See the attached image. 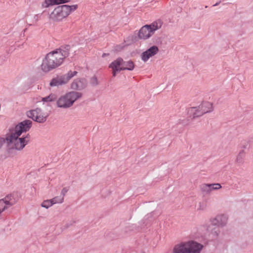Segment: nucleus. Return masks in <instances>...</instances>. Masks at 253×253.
Returning a JSON list of instances; mask_svg holds the SVG:
<instances>
[{
	"instance_id": "nucleus-1",
	"label": "nucleus",
	"mask_w": 253,
	"mask_h": 253,
	"mask_svg": "<svg viewBox=\"0 0 253 253\" xmlns=\"http://www.w3.org/2000/svg\"><path fill=\"white\" fill-rule=\"evenodd\" d=\"M32 125L31 121L26 120L18 123L14 126L9 127L8 132L5 135V141L12 144L16 150H22L29 142L30 135L28 133L20 136L23 133L29 131Z\"/></svg>"
},
{
	"instance_id": "nucleus-2",
	"label": "nucleus",
	"mask_w": 253,
	"mask_h": 253,
	"mask_svg": "<svg viewBox=\"0 0 253 253\" xmlns=\"http://www.w3.org/2000/svg\"><path fill=\"white\" fill-rule=\"evenodd\" d=\"M56 51H52L46 54L43 59L41 65V69L44 72H48L55 69L63 63V60Z\"/></svg>"
},
{
	"instance_id": "nucleus-3",
	"label": "nucleus",
	"mask_w": 253,
	"mask_h": 253,
	"mask_svg": "<svg viewBox=\"0 0 253 253\" xmlns=\"http://www.w3.org/2000/svg\"><path fill=\"white\" fill-rule=\"evenodd\" d=\"M204 246L194 241L181 242L176 245L173 249V253H200Z\"/></svg>"
},
{
	"instance_id": "nucleus-4",
	"label": "nucleus",
	"mask_w": 253,
	"mask_h": 253,
	"mask_svg": "<svg viewBox=\"0 0 253 253\" xmlns=\"http://www.w3.org/2000/svg\"><path fill=\"white\" fill-rule=\"evenodd\" d=\"M77 4L69 5L64 4L57 6L49 15V18L54 21H60L67 17L70 13L76 10Z\"/></svg>"
},
{
	"instance_id": "nucleus-5",
	"label": "nucleus",
	"mask_w": 253,
	"mask_h": 253,
	"mask_svg": "<svg viewBox=\"0 0 253 253\" xmlns=\"http://www.w3.org/2000/svg\"><path fill=\"white\" fill-rule=\"evenodd\" d=\"M82 96V93L81 92L75 91H70L58 98L56 105L61 108H70L76 100Z\"/></svg>"
},
{
	"instance_id": "nucleus-6",
	"label": "nucleus",
	"mask_w": 253,
	"mask_h": 253,
	"mask_svg": "<svg viewBox=\"0 0 253 253\" xmlns=\"http://www.w3.org/2000/svg\"><path fill=\"white\" fill-rule=\"evenodd\" d=\"M163 24V21L158 19L150 25H145L139 30L138 37L140 39L146 40L151 37L154 32L160 29Z\"/></svg>"
},
{
	"instance_id": "nucleus-7",
	"label": "nucleus",
	"mask_w": 253,
	"mask_h": 253,
	"mask_svg": "<svg viewBox=\"0 0 253 253\" xmlns=\"http://www.w3.org/2000/svg\"><path fill=\"white\" fill-rule=\"evenodd\" d=\"M212 104L209 102H204L198 107H192L188 110L189 115H192L193 119L213 111Z\"/></svg>"
},
{
	"instance_id": "nucleus-8",
	"label": "nucleus",
	"mask_w": 253,
	"mask_h": 253,
	"mask_svg": "<svg viewBox=\"0 0 253 253\" xmlns=\"http://www.w3.org/2000/svg\"><path fill=\"white\" fill-rule=\"evenodd\" d=\"M19 200L17 193H12L6 196L4 198L0 200V214L5 210L14 205Z\"/></svg>"
},
{
	"instance_id": "nucleus-9",
	"label": "nucleus",
	"mask_w": 253,
	"mask_h": 253,
	"mask_svg": "<svg viewBox=\"0 0 253 253\" xmlns=\"http://www.w3.org/2000/svg\"><path fill=\"white\" fill-rule=\"evenodd\" d=\"M77 71H69L67 74L53 78L49 83L50 86H58L65 84L69 80L76 76Z\"/></svg>"
},
{
	"instance_id": "nucleus-10",
	"label": "nucleus",
	"mask_w": 253,
	"mask_h": 253,
	"mask_svg": "<svg viewBox=\"0 0 253 253\" xmlns=\"http://www.w3.org/2000/svg\"><path fill=\"white\" fill-rule=\"evenodd\" d=\"M27 115L34 121L39 123H43L45 122L48 117V115L42 112L40 108H36L35 110L29 111L27 112Z\"/></svg>"
},
{
	"instance_id": "nucleus-11",
	"label": "nucleus",
	"mask_w": 253,
	"mask_h": 253,
	"mask_svg": "<svg viewBox=\"0 0 253 253\" xmlns=\"http://www.w3.org/2000/svg\"><path fill=\"white\" fill-rule=\"evenodd\" d=\"M159 51L158 47L156 45H153L150 47L146 51L143 52L141 55V58L142 61L146 62L148 59L156 55Z\"/></svg>"
},
{
	"instance_id": "nucleus-12",
	"label": "nucleus",
	"mask_w": 253,
	"mask_h": 253,
	"mask_svg": "<svg viewBox=\"0 0 253 253\" xmlns=\"http://www.w3.org/2000/svg\"><path fill=\"white\" fill-rule=\"evenodd\" d=\"M227 219V217L225 215L219 214L211 218L210 222L212 225L223 227L226 224Z\"/></svg>"
},
{
	"instance_id": "nucleus-13",
	"label": "nucleus",
	"mask_w": 253,
	"mask_h": 253,
	"mask_svg": "<svg viewBox=\"0 0 253 253\" xmlns=\"http://www.w3.org/2000/svg\"><path fill=\"white\" fill-rule=\"evenodd\" d=\"M123 59L122 58H118L116 60L113 61L110 65L109 68L112 70L113 77H115L116 74L119 72L122 71V63Z\"/></svg>"
},
{
	"instance_id": "nucleus-14",
	"label": "nucleus",
	"mask_w": 253,
	"mask_h": 253,
	"mask_svg": "<svg viewBox=\"0 0 253 253\" xmlns=\"http://www.w3.org/2000/svg\"><path fill=\"white\" fill-rule=\"evenodd\" d=\"M86 87L85 81L83 79H77L71 84V88L76 90H81Z\"/></svg>"
},
{
	"instance_id": "nucleus-15",
	"label": "nucleus",
	"mask_w": 253,
	"mask_h": 253,
	"mask_svg": "<svg viewBox=\"0 0 253 253\" xmlns=\"http://www.w3.org/2000/svg\"><path fill=\"white\" fill-rule=\"evenodd\" d=\"M70 49V46L69 45H64L54 51H56L58 54H60L61 58L64 61V59L69 56Z\"/></svg>"
},
{
	"instance_id": "nucleus-16",
	"label": "nucleus",
	"mask_w": 253,
	"mask_h": 253,
	"mask_svg": "<svg viewBox=\"0 0 253 253\" xmlns=\"http://www.w3.org/2000/svg\"><path fill=\"white\" fill-rule=\"evenodd\" d=\"M70 1V0H45L42 3V7H47L50 5H58L67 3Z\"/></svg>"
},
{
	"instance_id": "nucleus-17",
	"label": "nucleus",
	"mask_w": 253,
	"mask_h": 253,
	"mask_svg": "<svg viewBox=\"0 0 253 253\" xmlns=\"http://www.w3.org/2000/svg\"><path fill=\"white\" fill-rule=\"evenodd\" d=\"M58 99L57 95L55 93H51L49 95L44 97H42L41 101L43 102V104L46 103L47 106L49 105V104L51 102L56 101Z\"/></svg>"
},
{
	"instance_id": "nucleus-18",
	"label": "nucleus",
	"mask_w": 253,
	"mask_h": 253,
	"mask_svg": "<svg viewBox=\"0 0 253 253\" xmlns=\"http://www.w3.org/2000/svg\"><path fill=\"white\" fill-rule=\"evenodd\" d=\"M122 71L124 70H128L132 71L133 70L134 68V65L133 62L130 60L128 61H124L123 60V62L122 63Z\"/></svg>"
},
{
	"instance_id": "nucleus-19",
	"label": "nucleus",
	"mask_w": 253,
	"mask_h": 253,
	"mask_svg": "<svg viewBox=\"0 0 253 253\" xmlns=\"http://www.w3.org/2000/svg\"><path fill=\"white\" fill-rule=\"evenodd\" d=\"M200 188L204 194H208L211 192L209 184L203 183L200 185Z\"/></svg>"
},
{
	"instance_id": "nucleus-20",
	"label": "nucleus",
	"mask_w": 253,
	"mask_h": 253,
	"mask_svg": "<svg viewBox=\"0 0 253 253\" xmlns=\"http://www.w3.org/2000/svg\"><path fill=\"white\" fill-rule=\"evenodd\" d=\"M208 231H211V234L212 235L214 238H217L220 232L219 230L217 227L211 228L210 226H209L207 229Z\"/></svg>"
},
{
	"instance_id": "nucleus-21",
	"label": "nucleus",
	"mask_w": 253,
	"mask_h": 253,
	"mask_svg": "<svg viewBox=\"0 0 253 253\" xmlns=\"http://www.w3.org/2000/svg\"><path fill=\"white\" fill-rule=\"evenodd\" d=\"M245 156V152L244 150L240 151L239 154L238 155L236 159V161L239 163H242L243 162V159Z\"/></svg>"
},
{
	"instance_id": "nucleus-22",
	"label": "nucleus",
	"mask_w": 253,
	"mask_h": 253,
	"mask_svg": "<svg viewBox=\"0 0 253 253\" xmlns=\"http://www.w3.org/2000/svg\"><path fill=\"white\" fill-rule=\"evenodd\" d=\"M51 202L53 203V204H55L56 203H62L63 202L64 198L61 196H56L51 199H50Z\"/></svg>"
},
{
	"instance_id": "nucleus-23",
	"label": "nucleus",
	"mask_w": 253,
	"mask_h": 253,
	"mask_svg": "<svg viewBox=\"0 0 253 253\" xmlns=\"http://www.w3.org/2000/svg\"><path fill=\"white\" fill-rule=\"evenodd\" d=\"M53 203L51 202V200H47L44 201L41 204L42 207L48 209L53 205Z\"/></svg>"
},
{
	"instance_id": "nucleus-24",
	"label": "nucleus",
	"mask_w": 253,
	"mask_h": 253,
	"mask_svg": "<svg viewBox=\"0 0 253 253\" xmlns=\"http://www.w3.org/2000/svg\"><path fill=\"white\" fill-rule=\"evenodd\" d=\"M207 207V202L205 201H203L199 203L197 210L200 211H204L206 209Z\"/></svg>"
},
{
	"instance_id": "nucleus-25",
	"label": "nucleus",
	"mask_w": 253,
	"mask_h": 253,
	"mask_svg": "<svg viewBox=\"0 0 253 253\" xmlns=\"http://www.w3.org/2000/svg\"><path fill=\"white\" fill-rule=\"evenodd\" d=\"M211 192L212 190H215L219 189L221 188V186L219 183H212L209 184Z\"/></svg>"
},
{
	"instance_id": "nucleus-26",
	"label": "nucleus",
	"mask_w": 253,
	"mask_h": 253,
	"mask_svg": "<svg viewBox=\"0 0 253 253\" xmlns=\"http://www.w3.org/2000/svg\"><path fill=\"white\" fill-rule=\"evenodd\" d=\"M90 83L92 86H96L98 84V82L96 76H93L90 79Z\"/></svg>"
},
{
	"instance_id": "nucleus-27",
	"label": "nucleus",
	"mask_w": 253,
	"mask_h": 253,
	"mask_svg": "<svg viewBox=\"0 0 253 253\" xmlns=\"http://www.w3.org/2000/svg\"><path fill=\"white\" fill-rule=\"evenodd\" d=\"M248 145H249L248 142H247L246 140H243L241 142L240 147L242 148L246 149L247 148V146Z\"/></svg>"
},
{
	"instance_id": "nucleus-28",
	"label": "nucleus",
	"mask_w": 253,
	"mask_h": 253,
	"mask_svg": "<svg viewBox=\"0 0 253 253\" xmlns=\"http://www.w3.org/2000/svg\"><path fill=\"white\" fill-rule=\"evenodd\" d=\"M68 191V189L66 187H64L62 189L61 194V196L63 197V198H64V196L67 193Z\"/></svg>"
},
{
	"instance_id": "nucleus-29",
	"label": "nucleus",
	"mask_w": 253,
	"mask_h": 253,
	"mask_svg": "<svg viewBox=\"0 0 253 253\" xmlns=\"http://www.w3.org/2000/svg\"><path fill=\"white\" fill-rule=\"evenodd\" d=\"M5 142V138L0 137V149L2 147L3 143Z\"/></svg>"
},
{
	"instance_id": "nucleus-30",
	"label": "nucleus",
	"mask_w": 253,
	"mask_h": 253,
	"mask_svg": "<svg viewBox=\"0 0 253 253\" xmlns=\"http://www.w3.org/2000/svg\"><path fill=\"white\" fill-rule=\"evenodd\" d=\"M39 14H37L34 16V18L36 21H38L39 20Z\"/></svg>"
},
{
	"instance_id": "nucleus-31",
	"label": "nucleus",
	"mask_w": 253,
	"mask_h": 253,
	"mask_svg": "<svg viewBox=\"0 0 253 253\" xmlns=\"http://www.w3.org/2000/svg\"><path fill=\"white\" fill-rule=\"evenodd\" d=\"M72 224V223L67 224V225H66V226H65V227L64 228H67L69 227Z\"/></svg>"
},
{
	"instance_id": "nucleus-32",
	"label": "nucleus",
	"mask_w": 253,
	"mask_h": 253,
	"mask_svg": "<svg viewBox=\"0 0 253 253\" xmlns=\"http://www.w3.org/2000/svg\"><path fill=\"white\" fill-rule=\"evenodd\" d=\"M219 3H220V1L216 2V3H215L213 5V6H216L218 5L219 4Z\"/></svg>"
},
{
	"instance_id": "nucleus-33",
	"label": "nucleus",
	"mask_w": 253,
	"mask_h": 253,
	"mask_svg": "<svg viewBox=\"0 0 253 253\" xmlns=\"http://www.w3.org/2000/svg\"><path fill=\"white\" fill-rule=\"evenodd\" d=\"M106 55H107V54H106V53H103V54H102V57H105Z\"/></svg>"
},
{
	"instance_id": "nucleus-34",
	"label": "nucleus",
	"mask_w": 253,
	"mask_h": 253,
	"mask_svg": "<svg viewBox=\"0 0 253 253\" xmlns=\"http://www.w3.org/2000/svg\"><path fill=\"white\" fill-rule=\"evenodd\" d=\"M149 216V215L147 214L145 217Z\"/></svg>"
},
{
	"instance_id": "nucleus-35",
	"label": "nucleus",
	"mask_w": 253,
	"mask_h": 253,
	"mask_svg": "<svg viewBox=\"0 0 253 253\" xmlns=\"http://www.w3.org/2000/svg\"><path fill=\"white\" fill-rule=\"evenodd\" d=\"M1 214H0V217L1 216Z\"/></svg>"
}]
</instances>
